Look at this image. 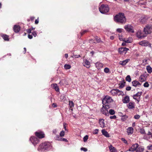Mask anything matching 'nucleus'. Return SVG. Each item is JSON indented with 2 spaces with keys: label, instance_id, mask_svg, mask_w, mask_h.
<instances>
[{
  "label": "nucleus",
  "instance_id": "nucleus-1",
  "mask_svg": "<svg viewBox=\"0 0 152 152\" xmlns=\"http://www.w3.org/2000/svg\"><path fill=\"white\" fill-rule=\"evenodd\" d=\"M52 146L51 144L48 142H45L42 143L39 146L38 150L40 151L48 150L51 149Z\"/></svg>",
  "mask_w": 152,
  "mask_h": 152
},
{
  "label": "nucleus",
  "instance_id": "nucleus-2",
  "mask_svg": "<svg viewBox=\"0 0 152 152\" xmlns=\"http://www.w3.org/2000/svg\"><path fill=\"white\" fill-rule=\"evenodd\" d=\"M115 21L123 23L126 21V19L123 13H119L114 18Z\"/></svg>",
  "mask_w": 152,
  "mask_h": 152
},
{
  "label": "nucleus",
  "instance_id": "nucleus-3",
  "mask_svg": "<svg viewBox=\"0 0 152 152\" xmlns=\"http://www.w3.org/2000/svg\"><path fill=\"white\" fill-rule=\"evenodd\" d=\"M99 9L101 13L104 14L108 12L109 11V8L107 5H102L99 8Z\"/></svg>",
  "mask_w": 152,
  "mask_h": 152
},
{
  "label": "nucleus",
  "instance_id": "nucleus-4",
  "mask_svg": "<svg viewBox=\"0 0 152 152\" xmlns=\"http://www.w3.org/2000/svg\"><path fill=\"white\" fill-rule=\"evenodd\" d=\"M110 93L113 96H117V95L118 96L122 95L123 96L124 95V93L123 91H120L118 89H114L112 90Z\"/></svg>",
  "mask_w": 152,
  "mask_h": 152
},
{
  "label": "nucleus",
  "instance_id": "nucleus-5",
  "mask_svg": "<svg viewBox=\"0 0 152 152\" xmlns=\"http://www.w3.org/2000/svg\"><path fill=\"white\" fill-rule=\"evenodd\" d=\"M113 101V99L111 97L106 96L102 100V102L103 105L105 106L106 105H108L107 104L110 103Z\"/></svg>",
  "mask_w": 152,
  "mask_h": 152
},
{
  "label": "nucleus",
  "instance_id": "nucleus-6",
  "mask_svg": "<svg viewBox=\"0 0 152 152\" xmlns=\"http://www.w3.org/2000/svg\"><path fill=\"white\" fill-rule=\"evenodd\" d=\"M152 30V26L151 24L147 25L144 28V32L145 34H148L151 33Z\"/></svg>",
  "mask_w": 152,
  "mask_h": 152
},
{
  "label": "nucleus",
  "instance_id": "nucleus-7",
  "mask_svg": "<svg viewBox=\"0 0 152 152\" xmlns=\"http://www.w3.org/2000/svg\"><path fill=\"white\" fill-rule=\"evenodd\" d=\"M147 36V34L143 33L140 30H138L136 33V36L139 39H143Z\"/></svg>",
  "mask_w": 152,
  "mask_h": 152
},
{
  "label": "nucleus",
  "instance_id": "nucleus-8",
  "mask_svg": "<svg viewBox=\"0 0 152 152\" xmlns=\"http://www.w3.org/2000/svg\"><path fill=\"white\" fill-rule=\"evenodd\" d=\"M110 108L108 105H106L105 107H104L103 106V107L101 110V113L106 116H108L109 115L108 111L107 109Z\"/></svg>",
  "mask_w": 152,
  "mask_h": 152
},
{
  "label": "nucleus",
  "instance_id": "nucleus-9",
  "mask_svg": "<svg viewBox=\"0 0 152 152\" xmlns=\"http://www.w3.org/2000/svg\"><path fill=\"white\" fill-rule=\"evenodd\" d=\"M124 28L126 31L129 32L134 33L133 27L130 25H127L124 26Z\"/></svg>",
  "mask_w": 152,
  "mask_h": 152
},
{
  "label": "nucleus",
  "instance_id": "nucleus-10",
  "mask_svg": "<svg viewBox=\"0 0 152 152\" xmlns=\"http://www.w3.org/2000/svg\"><path fill=\"white\" fill-rule=\"evenodd\" d=\"M142 92H138L137 94L133 95V97L134 99L136 100L138 103L140 100V97L142 95Z\"/></svg>",
  "mask_w": 152,
  "mask_h": 152
},
{
  "label": "nucleus",
  "instance_id": "nucleus-11",
  "mask_svg": "<svg viewBox=\"0 0 152 152\" xmlns=\"http://www.w3.org/2000/svg\"><path fill=\"white\" fill-rule=\"evenodd\" d=\"M30 140L34 145H36L39 142V140L34 137H31L30 138Z\"/></svg>",
  "mask_w": 152,
  "mask_h": 152
},
{
  "label": "nucleus",
  "instance_id": "nucleus-12",
  "mask_svg": "<svg viewBox=\"0 0 152 152\" xmlns=\"http://www.w3.org/2000/svg\"><path fill=\"white\" fill-rule=\"evenodd\" d=\"M129 50V49L126 48H118V51L120 54H125Z\"/></svg>",
  "mask_w": 152,
  "mask_h": 152
},
{
  "label": "nucleus",
  "instance_id": "nucleus-13",
  "mask_svg": "<svg viewBox=\"0 0 152 152\" xmlns=\"http://www.w3.org/2000/svg\"><path fill=\"white\" fill-rule=\"evenodd\" d=\"M140 45H141L142 46H149L150 47H151V45L147 41L144 40L141 41L139 42Z\"/></svg>",
  "mask_w": 152,
  "mask_h": 152
},
{
  "label": "nucleus",
  "instance_id": "nucleus-14",
  "mask_svg": "<svg viewBox=\"0 0 152 152\" xmlns=\"http://www.w3.org/2000/svg\"><path fill=\"white\" fill-rule=\"evenodd\" d=\"M35 135L37 137L39 138H42L44 137V133L40 131H38L35 132Z\"/></svg>",
  "mask_w": 152,
  "mask_h": 152
},
{
  "label": "nucleus",
  "instance_id": "nucleus-15",
  "mask_svg": "<svg viewBox=\"0 0 152 152\" xmlns=\"http://www.w3.org/2000/svg\"><path fill=\"white\" fill-rule=\"evenodd\" d=\"M138 147V144L137 143H135L129 149L128 151L132 152H133L135 151H136L137 148Z\"/></svg>",
  "mask_w": 152,
  "mask_h": 152
},
{
  "label": "nucleus",
  "instance_id": "nucleus-16",
  "mask_svg": "<svg viewBox=\"0 0 152 152\" xmlns=\"http://www.w3.org/2000/svg\"><path fill=\"white\" fill-rule=\"evenodd\" d=\"M83 64L84 66H86L87 68H89L90 66V62L87 59L84 60Z\"/></svg>",
  "mask_w": 152,
  "mask_h": 152
},
{
  "label": "nucleus",
  "instance_id": "nucleus-17",
  "mask_svg": "<svg viewBox=\"0 0 152 152\" xmlns=\"http://www.w3.org/2000/svg\"><path fill=\"white\" fill-rule=\"evenodd\" d=\"M128 107L131 109H134L135 107V104L134 102H130L127 104Z\"/></svg>",
  "mask_w": 152,
  "mask_h": 152
},
{
  "label": "nucleus",
  "instance_id": "nucleus-18",
  "mask_svg": "<svg viewBox=\"0 0 152 152\" xmlns=\"http://www.w3.org/2000/svg\"><path fill=\"white\" fill-rule=\"evenodd\" d=\"M149 18V17L147 16H143L140 18V22L142 23H144Z\"/></svg>",
  "mask_w": 152,
  "mask_h": 152
},
{
  "label": "nucleus",
  "instance_id": "nucleus-19",
  "mask_svg": "<svg viewBox=\"0 0 152 152\" xmlns=\"http://www.w3.org/2000/svg\"><path fill=\"white\" fill-rule=\"evenodd\" d=\"M132 86L135 87H139L141 85L139 82L136 80L132 81Z\"/></svg>",
  "mask_w": 152,
  "mask_h": 152
},
{
  "label": "nucleus",
  "instance_id": "nucleus-20",
  "mask_svg": "<svg viewBox=\"0 0 152 152\" xmlns=\"http://www.w3.org/2000/svg\"><path fill=\"white\" fill-rule=\"evenodd\" d=\"M13 30L15 33L18 32L20 30V27L18 25H15L13 27Z\"/></svg>",
  "mask_w": 152,
  "mask_h": 152
},
{
  "label": "nucleus",
  "instance_id": "nucleus-21",
  "mask_svg": "<svg viewBox=\"0 0 152 152\" xmlns=\"http://www.w3.org/2000/svg\"><path fill=\"white\" fill-rule=\"evenodd\" d=\"M99 123L100 126L102 128H103L105 126V123L104 122V120L102 119H99Z\"/></svg>",
  "mask_w": 152,
  "mask_h": 152
},
{
  "label": "nucleus",
  "instance_id": "nucleus-22",
  "mask_svg": "<svg viewBox=\"0 0 152 152\" xmlns=\"http://www.w3.org/2000/svg\"><path fill=\"white\" fill-rule=\"evenodd\" d=\"M109 147L110 152H117L115 148L113 147L111 145H110Z\"/></svg>",
  "mask_w": 152,
  "mask_h": 152
},
{
  "label": "nucleus",
  "instance_id": "nucleus-23",
  "mask_svg": "<svg viewBox=\"0 0 152 152\" xmlns=\"http://www.w3.org/2000/svg\"><path fill=\"white\" fill-rule=\"evenodd\" d=\"M129 101V97L128 96H126L124 97L123 100V102L124 103H127Z\"/></svg>",
  "mask_w": 152,
  "mask_h": 152
},
{
  "label": "nucleus",
  "instance_id": "nucleus-24",
  "mask_svg": "<svg viewBox=\"0 0 152 152\" xmlns=\"http://www.w3.org/2000/svg\"><path fill=\"white\" fill-rule=\"evenodd\" d=\"M96 67L97 69H100L102 68L103 66V64L102 63L97 62L95 64Z\"/></svg>",
  "mask_w": 152,
  "mask_h": 152
},
{
  "label": "nucleus",
  "instance_id": "nucleus-25",
  "mask_svg": "<svg viewBox=\"0 0 152 152\" xmlns=\"http://www.w3.org/2000/svg\"><path fill=\"white\" fill-rule=\"evenodd\" d=\"M102 134L107 137H110L109 134L107 131L105 129H103L102 130Z\"/></svg>",
  "mask_w": 152,
  "mask_h": 152
},
{
  "label": "nucleus",
  "instance_id": "nucleus-26",
  "mask_svg": "<svg viewBox=\"0 0 152 152\" xmlns=\"http://www.w3.org/2000/svg\"><path fill=\"white\" fill-rule=\"evenodd\" d=\"M129 60V59H127L123 61H120L119 62V64L122 65H125L128 62Z\"/></svg>",
  "mask_w": 152,
  "mask_h": 152
},
{
  "label": "nucleus",
  "instance_id": "nucleus-27",
  "mask_svg": "<svg viewBox=\"0 0 152 152\" xmlns=\"http://www.w3.org/2000/svg\"><path fill=\"white\" fill-rule=\"evenodd\" d=\"M139 80L141 82L145 81L146 80V77L145 75H141L139 78Z\"/></svg>",
  "mask_w": 152,
  "mask_h": 152
},
{
  "label": "nucleus",
  "instance_id": "nucleus-28",
  "mask_svg": "<svg viewBox=\"0 0 152 152\" xmlns=\"http://www.w3.org/2000/svg\"><path fill=\"white\" fill-rule=\"evenodd\" d=\"M133 131V129L131 127H129L127 129V133L129 135L132 134Z\"/></svg>",
  "mask_w": 152,
  "mask_h": 152
},
{
  "label": "nucleus",
  "instance_id": "nucleus-29",
  "mask_svg": "<svg viewBox=\"0 0 152 152\" xmlns=\"http://www.w3.org/2000/svg\"><path fill=\"white\" fill-rule=\"evenodd\" d=\"M52 86L53 88L56 91H59V89L57 84H53L52 85Z\"/></svg>",
  "mask_w": 152,
  "mask_h": 152
},
{
  "label": "nucleus",
  "instance_id": "nucleus-30",
  "mask_svg": "<svg viewBox=\"0 0 152 152\" xmlns=\"http://www.w3.org/2000/svg\"><path fill=\"white\" fill-rule=\"evenodd\" d=\"M5 41H8L9 40V36L6 34H3L1 35Z\"/></svg>",
  "mask_w": 152,
  "mask_h": 152
},
{
  "label": "nucleus",
  "instance_id": "nucleus-31",
  "mask_svg": "<svg viewBox=\"0 0 152 152\" xmlns=\"http://www.w3.org/2000/svg\"><path fill=\"white\" fill-rule=\"evenodd\" d=\"M144 148L142 147L141 146L138 147L136 150V152H142L144 150Z\"/></svg>",
  "mask_w": 152,
  "mask_h": 152
},
{
  "label": "nucleus",
  "instance_id": "nucleus-32",
  "mask_svg": "<svg viewBox=\"0 0 152 152\" xmlns=\"http://www.w3.org/2000/svg\"><path fill=\"white\" fill-rule=\"evenodd\" d=\"M125 82L123 81V82H122L121 83H120L119 85V88H123L125 85Z\"/></svg>",
  "mask_w": 152,
  "mask_h": 152
},
{
  "label": "nucleus",
  "instance_id": "nucleus-33",
  "mask_svg": "<svg viewBox=\"0 0 152 152\" xmlns=\"http://www.w3.org/2000/svg\"><path fill=\"white\" fill-rule=\"evenodd\" d=\"M146 69L149 73H151L152 72V69L150 66H147Z\"/></svg>",
  "mask_w": 152,
  "mask_h": 152
},
{
  "label": "nucleus",
  "instance_id": "nucleus-34",
  "mask_svg": "<svg viewBox=\"0 0 152 152\" xmlns=\"http://www.w3.org/2000/svg\"><path fill=\"white\" fill-rule=\"evenodd\" d=\"M126 81H128L129 82H130L131 81V78L130 76L129 75H127L126 77Z\"/></svg>",
  "mask_w": 152,
  "mask_h": 152
},
{
  "label": "nucleus",
  "instance_id": "nucleus-35",
  "mask_svg": "<svg viewBox=\"0 0 152 152\" xmlns=\"http://www.w3.org/2000/svg\"><path fill=\"white\" fill-rule=\"evenodd\" d=\"M109 114L110 113L111 115H113L115 114V112L114 110L113 109H110L109 111Z\"/></svg>",
  "mask_w": 152,
  "mask_h": 152
},
{
  "label": "nucleus",
  "instance_id": "nucleus-36",
  "mask_svg": "<svg viewBox=\"0 0 152 152\" xmlns=\"http://www.w3.org/2000/svg\"><path fill=\"white\" fill-rule=\"evenodd\" d=\"M64 68L66 69H69L71 68V66L69 64H65L64 66Z\"/></svg>",
  "mask_w": 152,
  "mask_h": 152
},
{
  "label": "nucleus",
  "instance_id": "nucleus-37",
  "mask_svg": "<svg viewBox=\"0 0 152 152\" xmlns=\"http://www.w3.org/2000/svg\"><path fill=\"white\" fill-rule=\"evenodd\" d=\"M124 41L127 43H130L132 42V39L131 38H129V39L126 40H124Z\"/></svg>",
  "mask_w": 152,
  "mask_h": 152
},
{
  "label": "nucleus",
  "instance_id": "nucleus-38",
  "mask_svg": "<svg viewBox=\"0 0 152 152\" xmlns=\"http://www.w3.org/2000/svg\"><path fill=\"white\" fill-rule=\"evenodd\" d=\"M128 116L127 115H124L122 116L121 119L123 121H124L128 118Z\"/></svg>",
  "mask_w": 152,
  "mask_h": 152
},
{
  "label": "nucleus",
  "instance_id": "nucleus-39",
  "mask_svg": "<svg viewBox=\"0 0 152 152\" xmlns=\"http://www.w3.org/2000/svg\"><path fill=\"white\" fill-rule=\"evenodd\" d=\"M69 105L70 107H72L74 106V103L72 101H69Z\"/></svg>",
  "mask_w": 152,
  "mask_h": 152
},
{
  "label": "nucleus",
  "instance_id": "nucleus-40",
  "mask_svg": "<svg viewBox=\"0 0 152 152\" xmlns=\"http://www.w3.org/2000/svg\"><path fill=\"white\" fill-rule=\"evenodd\" d=\"M55 138L56 140H60L61 141L62 137H60L58 135H57Z\"/></svg>",
  "mask_w": 152,
  "mask_h": 152
},
{
  "label": "nucleus",
  "instance_id": "nucleus-41",
  "mask_svg": "<svg viewBox=\"0 0 152 152\" xmlns=\"http://www.w3.org/2000/svg\"><path fill=\"white\" fill-rule=\"evenodd\" d=\"M110 69L108 68H105L104 69V72L106 73H108Z\"/></svg>",
  "mask_w": 152,
  "mask_h": 152
},
{
  "label": "nucleus",
  "instance_id": "nucleus-42",
  "mask_svg": "<svg viewBox=\"0 0 152 152\" xmlns=\"http://www.w3.org/2000/svg\"><path fill=\"white\" fill-rule=\"evenodd\" d=\"M64 131H61L60 133V136L61 137H63L64 135Z\"/></svg>",
  "mask_w": 152,
  "mask_h": 152
},
{
  "label": "nucleus",
  "instance_id": "nucleus-43",
  "mask_svg": "<svg viewBox=\"0 0 152 152\" xmlns=\"http://www.w3.org/2000/svg\"><path fill=\"white\" fill-rule=\"evenodd\" d=\"M88 139V136L87 135H86L85 137H84L83 140L84 142H86L87 140Z\"/></svg>",
  "mask_w": 152,
  "mask_h": 152
},
{
  "label": "nucleus",
  "instance_id": "nucleus-44",
  "mask_svg": "<svg viewBox=\"0 0 152 152\" xmlns=\"http://www.w3.org/2000/svg\"><path fill=\"white\" fill-rule=\"evenodd\" d=\"M140 117V116L139 115H136L134 116V118L136 119H139Z\"/></svg>",
  "mask_w": 152,
  "mask_h": 152
},
{
  "label": "nucleus",
  "instance_id": "nucleus-45",
  "mask_svg": "<svg viewBox=\"0 0 152 152\" xmlns=\"http://www.w3.org/2000/svg\"><path fill=\"white\" fill-rule=\"evenodd\" d=\"M95 39L96 40V41L98 42H100L101 41L100 38L98 37H95Z\"/></svg>",
  "mask_w": 152,
  "mask_h": 152
},
{
  "label": "nucleus",
  "instance_id": "nucleus-46",
  "mask_svg": "<svg viewBox=\"0 0 152 152\" xmlns=\"http://www.w3.org/2000/svg\"><path fill=\"white\" fill-rule=\"evenodd\" d=\"M143 86L145 87H148L149 84L148 82H146L144 83Z\"/></svg>",
  "mask_w": 152,
  "mask_h": 152
},
{
  "label": "nucleus",
  "instance_id": "nucleus-47",
  "mask_svg": "<svg viewBox=\"0 0 152 152\" xmlns=\"http://www.w3.org/2000/svg\"><path fill=\"white\" fill-rule=\"evenodd\" d=\"M140 132L141 134H144L145 133V131L143 129H141L140 130Z\"/></svg>",
  "mask_w": 152,
  "mask_h": 152
},
{
  "label": "nucleus",
  "instance_id": "nucleus-48",
  "mask_svg": "<svg viewBox=\"0 0 152 152\" xmlns=\"http://www.w3.org/2000/svg\"><path fill=\"white\" fill-rule=\"evenodd\" d=\"M99 130L98 129H95L94 130V134H97L98 133Z\"/></svg>",
  "mask_w": 152,
  "mask_h": 152
},
{
  "label": "nucleus",
  "instance_id": "nucleus-49",
  "mask_svg": "<svg viewBox=\"0 0 152 152\" xmlns=\"http://www.w3.org/2000/svg\"><path fill=\"white\" fill-rule=\"evenodd\" d=\"M110 118L111 119H115L116 118V116L115 115H114L113 116H110Z\"/></svg>",
  "mask_w": 152,
  "mask_h": 152
},
{
  "label": "nucleus",
  "instance_id": "nucleus-50",
  "mask_svg": "<svg viewBox=\"0 0 152 152\" xmlns=\"http://www.w3.org/2000/svg\"><path fill=\"white\" fill-rule=\"evenodd\" d=\"M122 29L121 28H118L117 29V31L119 33H121L122 31Z\"/></svg>",
  "mask_w": 152,
  "mask_h": 152
},
{
  "label": "nucleus",
  "instance_id": "nucleus-51",
  "mask_svg": "<svg viewBox=\"0 0 152 152\" xmlns=\"http://www.w3.org/2000/svg\"><path fill=\"white\" fill-rule=\"evenodd\" d=\"M80 149L81 150L83 151H87V148L83 147L81 148Z\"/></svg>",
  "mask_w": 152,
  "mask_h": 152
},
{
  "label": "nucleus",
  "instance_id": "nucleus-52",
  "mask_svg": "<svg viewBox=\"0 0 152 152\" xmlns=\"http://www.w3.org/2000/svg\"><path fill=\"white\" fill-rule=\"evenodd\" d=\"M32 34L34 37H36L37 35V34L36 31L33 32Z\"/></svg>",
  "mask_w": 152,
  "mask_h": 152
},
{
  "label": "nucleus",
  "instance_id": "nucleus-53",
  "mask_svg": "<svg viewBox=\"0 0 152 152\" xmlns=\"http://www.w3.org/2000/svg\"><path fill=\"white\" fill-rule=\"evenodd\" d=\"M131 87L130 86L127 87L126 88V90L127 91H129L130 90H131Z\"/></svg>",
  "mask_w": 152,
  "mask_h": 152
},
{
  "label": "nucleus",
  "instance_id": "nucleus-54",
  "mask_svg": "<svg viewBox=\"0 0 152 152\" xmlns=\"http://www.w3.org/2000/svg\"><path fill=\"white\" fill-rule=\"evenodd\" d=\"M121 140L124 142L125 143H127V141L124 138H121Z\"/></svg>",
  "mask_w": 152,
  "mask_h": 152
},
{
  "label": "nucleus",
  "instance_id": "nucleus-55",
  "mask_svg": "<svg viewBox=\"0 0 152 152\" xmlns=\"http://www.w3.org/2000/svg\"><path fill=\"white\" fill-rule=\"evenodd\" d=\"M31 28L28 29L27 30V32L28 34L31 33Z\"/></svg>",
  "mask_w": 152,
  "mask_h": 152
},
{
  "label": "nucleus",
  "instance_id": "nucleus-56",
  "mask_svg": "<svg viewBox=\"0 0 152 152\" xmlns=\"http://www.w3.org/2000/svg\"><path fill=\"white\" fill-rule=\"evenodd\" d=\"M119 39L120 40L122 41H124V39L122 38V37L121 36H119Z\"/></svg>",
  "mask_w": 152,
  "mask_h": 152
},
{
  "label": "nucleus",
  "instance_id": "nucleus-57",
  "mask_svg": "<svg viewBox=\"0 0 152 152\" xmlns=\"http://www.w3.org/2000/svg\"><path fill=\"white\" fill-rule=\"evenodd\" d=\"M61 141H65L66 142H68V140H67V139H66L65 138H62L61 140Z\"/></svg>",
  "mask_w": 152,
  "mask_h": 152
},
{
  "label": "nucleus",
  "instance_id": "nucleus-58",
  "mask_svg": "<svg viewBox=\"0 0 152 152\" xmlns=\"http://www.w3.org/2000/svg\"><path fill=\"white\" fill-rule=\"evenodd\" d=\"M28 37L29 39H32L33 38L32 36V35L28 34Z\"/></svg>",
  "mask_w": 152,
  "mask_h": 152
},
{
  "label": "nucleus",
  "instance_id": "nucleus-59",
  "mask_svg": "<svg viewBox=\"0 0 152 152\" xmlns=\"http://www.w3.org/2000/svg\"><path fill=\"white\" fill-rule=\"evenodd\" d=\"M66 124L65 123H64V124H63L64 127V128L65 130H66Z\"/></svg>",
  "mask_w": 152,
  "mask_h": 152
},
{
  "label": "nucleus",
  "instance_id": "nucleus-60",
  "mask_svg": "<svg viewBox=\"0 0 152 152\" xmlns=\"http://www.w3.org/2000/svg\"><path fill=\"white\" fill-rule=\"evenodd\" d=\"M53 133L54 134H56L57 132V131L56 129H54L53 131Z\"/></svg>",
  "mask_w": 152,
  "mask_h": 152
},
{
  "label": "nucleus",
  "instance_id": "nucleus-61",
  "mask_svg": "<svg viewBox=\"0 0 152 152\" xmlns=\"http://www.w3.org/2000/svg\"><path fill=\"white\" fill-rule=\"evenodd\" d=\"M39 23V21L37 19H36L35 20V24H37Z\"/></svg>",
  "mask_w": 152,
  "mask_h": 152
},
{
  "label": "nucleus",
  "instance_id": "nucleus-62",
  "mask_svg": "<svg viewBox=\"0 0 152 152\" xmlns=\"http://www.w3.org/2000/svg\"><path fill=\"white\" fill-rule=\"evenodd\" d=\"M24 51H23V53L24 54L25 53L26 51V48H24Z\"/></svg>",
  "mask_w": 152,
  "mask_h": 152
},
{
  "label": "nucleus",
  "instance_id": "nucleus-63",
  "mask_svg": "<svg viewBox=\"0 0 152 152\" xmlns=\"http://www.w3.org/2000/svg\"><path fill=\"white\" fill-rule=\"evenodd\" d=\"M64 56L66 58H67L68 57V54L67 53L65 54L64 55Z\"/></svg>",
  "mask_w": 152,
  "mask_h": 152
},
{
  "label": "nucleus",
  "instance_id": "nucleus-64",
  "mask_svg": "<svg viewBox=\"0 0 152 152\" xmlns=\"http://www.w3.org/2000/svg\"><path fill=\"white\" fill-rule=\"evenodd\" d=\"M126 43L125 42H123L122 44V46H125L126 45Z\"/></svg>",
  "mask_w": 152,
  "mask_h": 152
}]
</instances>
